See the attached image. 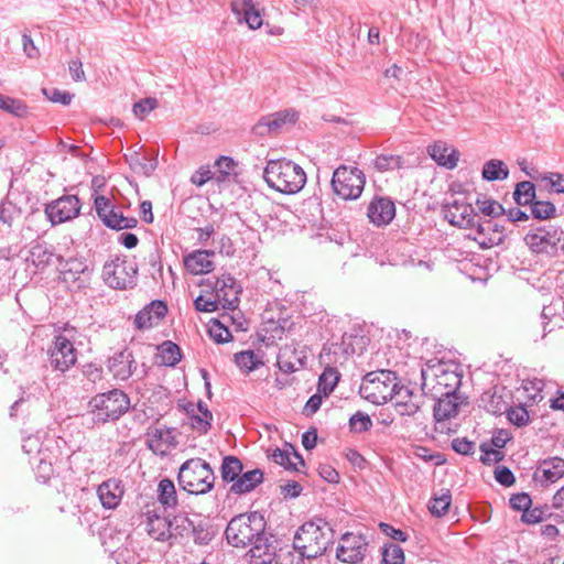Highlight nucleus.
Here are the masks:
<instances>
[{
	"label": "nucleus",
	"instance_id": "obj_1",
	"mask_svg": "<svg viewBox=\"0 0 564 564\" xmlns=\"http://www.w3.org/2000/svg\"><path fill=\"white\" fill-rule=\"evenodd\" d=\"M267 522L264 517L254 511L234 517L225 531L228 543L235 547L251 545L250 554L253 558L256 547L269 546L274 535H265Z\"/></svg>",
	"mask_w": 564,
	"mask_h": 564
},
{
	"label": "nucleus",
	"instance_id": "obj_2",
	"mask_svg": "<svg viewBox=\"0 0 564 564\" xmlns=\"http://www.w3.org/2000/svg\"><path fill=\"white\" fill-rule=\"evenodd\" d=\"M422 391L431 397H444L456 393L462 384V373L454 364L429 362L421 370Z\"/></svg>",
	"mask_w": 564,
	"mask_h": 564
},
{
	"label": "nucleus",
	"instance_id": "obj_3",
	"mask_svg": "<svg viewBox=\"0 0 564 564\" xmlns=\"http://www.w3.org/2000/svg\"><path fill=\"white\" fill-rule=\"evenodd\" d=\"M263 177L271 188L288 195L299 193L306 183L303 167L285 159L268 161Z\"/></svg>",
	"mask_w": 564,
	"mask_h": 564
},
{
	"label": "nucleus",
	"instance_id": "obj_4",
	"mask_svg": "<svg viewBox=\"0 0 564 564\" xmlns=\"http://www.w3.org/2000/svg\"><path fill=\"white\" fill-rule=\"evenodd\" d=\"M334 531L328 522L322 518L302 524L294 535V547L303 551L306 558H316L323 555L333 543Z\"/></svg>",
	"mask_w": 564,
	"mask_h": 564
},
{
	"label": "nucleus",
	"instance_id": "obj_5",
	"mask_svg": "<svg viewBox=\"0 0 564 564\" xmlns=\"http://www.w3.org/2000/svg\"><path fill=\"white\" fill-rule=\"evenodd\" d=\"M91 420L105 424L119 420L130 408L129 397L119 389L94 395L88 402Z\"/></svg>",
	"mask_w": 564,
	"mask_h": 564
},
{
	"label": "nucleus",
	"instance_id": "obj_6",
	"mask_svg": "<svg viewBox=\"0 0 564 564\" xmlns=\"http://www.w3.org/2000/svg\"><path fill=\"white\" fill-rule=\"evenodd\" d=\"M215 474L210 465L202 458L184 462L177 475L180 487L192 495H204L214 488Z\"/></svg>",
	"mask_w": 564,
	"mask_h": 564
},
{
	"label": "nucleus",
	"instance_id": "obj_7",
	"mask_svg": "<svg viewBox=\"0 0 564 564\" xmlns=\"http://www.w3.org/2000/svg\"><path fill=\"white\" fill-rule=\"evenodd\" d=\"M397 380L395 372L390 370L369 372L364 377L359 393L373 404H384L393 399L399 387Z\"/></svg>",
	"mask_w": 564,
	"mask_h": 564
},
{
	"label": "nucleus",
	"instance_id": "obj_8",
	"mask_svg": "<svg viewBox=\"0 0 564 564\" xmlns=\"http://www.w3.org/2000/svg\"><path fill=\"white\" fill-rule=\"evenodd\" d=\"M524 242L536 254L556 256L564 249V230L554 225L542 226L529 231Z\"/></svg>",
	"mask_w": 564,
	"mask_h": 564
},
{
	"label": "nucleus",
	"instance_id": "obj_9",
	"mask_svg": "<svg viewBox=\"0 0 564 564\" xmlns=\"http://www.w3.org/2000/svg\"><path fill=\"white\" fill-rule=\"evenodd\" d=\"M253 558L257 564H310L311 558H306L303 551L293 545L279 546V541L274 536L269 546L256 547Z\"/></svg>",
	"mask_w": 564,
	"mask_h": 564
},
{
	"label": "nucleus",
	"instance_id": "obj_10",
	"mask_svg": "<svg viewBox=\"0 0 564 564\" xmlns=\"http://www.w3.org/2000/svg\"><path fill=\"white\" fill-rule=\"evenodd\" d=\"M138 264L133 259L116 258L106 262L102 268V278L112 289L127 290L137 283Z\"/></svg>",
	"mask_w": 564,
	"mask_h": 564
},
{
	"label": "nucleus",
	"instance_id": "obj_11",
	"mask_svg": "<svg viewBox=\"0 0 564 564\" xmlns=\"http://www.w3.org/2000/svg\"><path fill=\"white\" fill-rule=\"evenodd\" d=\"M366 177L361 170L341 165L332 177L334 192L344 199H357L365 187Z\"/></svg>",
	"mask_w": 564,
	"mask_h": 564
},
{
	"label": "nucleus",
	"instance_id": "obj_12",
	"mask_svg": "<svg viewBox=\"0 0 564 564\" xmlns=\"http://www.w3.org/2000/svg\"><path fill=\"white\" fill-rule=\"evenodd\" d=\"M369 541L361 533L346 532L341 535L336 549V557L344 563L358 564L368 552Z\"/></svg>",
	"mask_w": 564,
	"mask_h": 564
},
{
	"label": "nucleus",
	"instance_id": "obj_13",
	"mask_svg": "<svg viewBox=\"0 0 564 564\" xmlns=\"http://www.w3.org/2000/svg\"><path fill=\"white\" fill-rule=\"evenodd\" d=\"M95 209L105 226L115 230L132 229L137 227L138 220L134 217H126L118 212L111 200L99 195L95 197Z\"/></svg>",
	"mask_w": 564,
	"mask_h": 564
},
{
	"label": "nucleus",
	"instance_id": "obj_14",
	"mask_svg": "<svg viewBox=\"0 0 564 564\" xmlns=\"http://www.w3.org/2000/svg\"><path fill=\"white\" fill-rule=\"evenodd\" d=\"M48 354L51 367L62 372L68 370L77 360V351L73 343L63 335L55 336Z\"/></svg>",
	"mask_w": 564,
	"mask_h": 564
},
{
	"label": "nucleus",
	"instance_id": "obj_15",
	"mask_svg": "<svg viewBox=\"0 0 564 564\" xmlns=\"http://www.w3.org/2000/svg\"><path fill=\"white\" fill-rule=\"evenodd\" d=\"M444 218L453 226L464 229H474L478 217L471 204L453 200L442 205Z\"/></svg>",
	"mask_w": 564,
	"mask_h": 564
},
{
	"label": "nucleus",
	"instance_id": "obj_16",
	"mask_svg": "<svg viewBox=\"0 0 564 564\" xmlns=\"http://www.w3.org/2000/svg\"><path fill=\"white\" fill-rule=\"evenodd\" d=\"M80 210V203L75 195H65L46 206L45 213L52 224H62L75 218Z\"/></svg>",
	"mask_w": 564,
	"mask_h": 564
},
{
	"label": "nucleus",
	"instance_id": "obj_17",
	"mask_svg": "<svg viewBox=\"0 0 564 564\" xmlns=\"http://www.w3.org/2000/svg\"><path fill=\"white\" fill-rule=\"evenodd\" d=\"M214 290L218 300L224 302L225 310L234 311L239 305V295L242 292L240 283L230 274H223L214 283Z\"/></svg>",
	"mask_w": 564,
	"mask_h": 564
},
{
	"label": "nucleus",
	"instance_id": "obj_18",
	"mask_svg": "<svg viewBox=\"0 0 564 564\" xmlns=\"http://www.w3.org/2000/svg\"><path fill=\"white\" fill-rule=\"evenodd\" d=\"M474 229L476 230L474 239L482 248L498 246L505 240V226L498 224V221L494 219L482 220L481 218H478L475 223Z\"/></svg>",
	"mask_w": 564,
	"mask_h": 564
},
{
	"label": "nucleus",
	"instance_id": "obj_19",
	"mask_svg": "<svg viewBox=\"0 0 564 564\" xmlns=\"http://www.w3.org/2000/svg\"><path fill=\"white\" fill-rule=\"evenodd\" d=\"M367 217L377 227L389 225L395 217L394 202L390 197L373 196L367 207Z\"/></svg>",
	"mask_w": 564,
	"mask_h": 564
},
{
	"label": "nucleus",
	"instance_id": "obj_20",
	"mask_svg": "<svg viewBox=\"0 0 564 564\" xmlns=\"http://www.w3.org/2000/svg\"><path fill=\"white\" fill-rule=\"evenodd\" d=\"M297 118V112L293 109L279 111L260 119L253 127V132L260 137L278 133L285 124H293Z\"/></svg>",
	"mask_w": 564,
	"mask_h": 564
},
{
	"label": "nucleus",
	"instance_id": "obj_21",
	"mask_svg": "<svg viewBox=\"0 0 564 564\" xmlns=\"http://www.w3.org/2000/svg\"><path fill=\"white\" fill-rule=\"evenodd\" d=\"M175 432L173 427H151L147 432L145 443L154 454L164 455L166 449L177 445Z\"/></svg>",
	"mask_w": 564,
	"mask_h": 564
},
{
	"label": "nucleus",
	"instance_id": "obj_22",
	"mask_svg": "<svg viewBox=\"0 0 564 564\" xmlns=\"http://www.w3.org/2000/svg\"><path fill=\"white\" fill-rule=\"evenodd\" d=\"M564 476V459L561 457H550L540 462L533 478L542 487H547L556 482Z\"/></svg>",
	"mask_w": 564,
	"mask_h": 564
},
{
	"label": "nucleus",
	"instance_id": "obj_23",
	"mask_svg": "<svg viewBox=\"0 0 564 564\" xmlns=\"http://www.w3.org/2000/svg\"><path fill=\"white\" fill-rule=\"evenodd\" d=\"M166 313L167 305L163 301H152L135 315L134 325L138 329L152 328L159 325Z\"/></svg>",
	"mask_w": 564,
	"mask_h": 564
},
{
	"label": "nucleus",
	"instance_id": "obj_24",
	"mask_svg": "<svg viewBox=\"0 0 564 564\" xmlns=\"http://www.w3.org/2000/svg\"><path fill=\"white\" fill-rule=\"evenodd\" d=\"M108 368L116 379H129L137 368L132 351L126 348L115 354L108 361Z\"/></svg>",
	"mask_w": 564,
	"mask_h": 564
},
{
	"label": "nucleus",
	"instance_id": "obj_25",
	"mask_svg": "<svg viewBox=\"0 0 564 564\" xmlns=\"http://www.w3.org/2000/svg\"><path fill=\"white\" fill-rule=\"evenodd\" d=\"M395 410L400 415H414L422 406L423 397L414 394L409 388L399 386L394 394Z\"/></svg>",
	"mask_w": 564,
	"mask_h": 564
},
{
	"label": "nucleus",
	"instance_id": "obj_26",
	"mask_svg": "<svg viewBox=\"0 0 564 564\" xmlns=\"http://www.w3.org/2000/svg\"><path fill=\"white\" fill-rule=\"evenodd\" d=\"M147 531L156 541L165 542L173 538L170 520L155 510L147 511Z\"/></svg>",
	"mask_w": 564,
	"mask_h": 564
},
{
	"label": "nucleus",
	"instance_id": "obj_27",
	"mask_svg": "<svg viewBox=\"0 0 564 564\" xmlns=\"http://www.w3.org/2000/svg\"><path fill=\"white\" fill-rule=\"evenodd\" d=\"M215 254L212 250H195L184 258L185 268L195 275L209 273L214 270L210 258Z\"/></svg>",
	"mask_w": 564,
	"mask_h": 564
},
{
	"label": "nucleus",
	"instance_id": "obj_28",
	"mask_svg": "<svg viewBox=\"0 0 564 564\" xmlns=\"http://www.w3.org/2000/svg\"><path fill=\"white\" fill-rule=\"evenodd\" d=\"M97 494L105 508L113 509L120 503L123 489L118 480L108 479L98 486Z\"/></svg>",
	"mask_w": 564,
	"mask_h": 564
},
{
	"label": "nucleus",
	"instance_id": "obj_29",
	"mask_svg": "<svg viewBox=\"0 0 564 564\" xmlns=\"http://www.w3.org/2000/svg\"><path fill=\"white\" fill-rule=\"evenodd\" d=\"M263 481V471L259 468L242 471L230 487V492L235 495H246L251 492Z\"/></svg>",
	"mask_w": 564,
	"mask_h": 564
},
{
	"label": "nucleus",
	"instance_id": "obj_30",
	"mask_svg": "<svg viewBox=\"0 0 564 564\" xmlns=\"http://www.w3.org/2000/svg\"><path fill=\"white\" fill-rule=\"evenodd\" d=\"M431 158L438 164L446 169H454L458 162V151L446 143L436 142L429 148Z\"/></svg>",
	"mask_w": 564,
	"mask_h": 564
},
{
	"label": "nucleus",
	"instance_id": "obj_31",
	"mask_svg": "<svg viewBox=\"0 0 564 564\" xmlns=\"http://www.w3.org/2000/svg\"><path fill=\"white\" fill-rule=\"evenodd\" d=\"M436 400L434 405V417L437 422L444 421L457 415L458 412V397L456 393L444 394V397H432Z\"/></svg>",
	"mask_w": 564,
	"mask_h": 564
},
{
	"label": "nucleus",
	"instance_id": "obj_32",
	"mask_svg": "<svg viewBox=\"0 0 564 564\" xmlns=\"http://www.w3.org/2000/svg\"><path fill=\"white\" fill-rule=\"evenodd\" d=\"M57 260L61 267V274L65 282L76 281L80 274H84L88 270L86 260L83 258H69L64 260L61 256H57Z\"/></svg>",
	"mask_w": 564,
	"mask_h": 564
},
{
	"label": "nucleus",
	"instance_id": "obj_33",
	"mask_svg": "<svg viewBox=\"0 0 564 564\" xmlns=\"http://www.w3.org/2000/svg\"><path fill=\"white\" fill-rule=\"evenodd\" d=\"M126 161L133 170V172L143 174L145 176H150L155 171L158 165L155 159H148L145 155L139 152L126 154Z\"/></svg>",
	"mask_w": 564,
	"mask_h": 564
},
{
	"label": "nucleus",
	"instance_id": "obj_34",
	"mask_svg": "<svg viewBox=\"0 0 564 564\" xmlns=\"http://www.w3.org/2000/svg\"><path fill=\"white\" fill-rule=\"evenodd\" d=\"M481 175L489 182L503 181L509 176V169L503 161L491 159L484 164Z\"/></svg>",
	"mask_w": 564,
	"mask_h": 564
},
{
	"label": "nucleus",
	"instance_id": "obj_35",
	"mask_svg": "<svg viewBox=\"0 0 564 564\" xmlns=\"http://www.w3.org/2000/svg\"><path fill=\"white\" fill-rule=\"evenodd\" d=\"M292 453L288 449L275 448L271 454V459L283 466L285 469L300 471L297 464L291 459V455L297 460L301 466H305L303 457L291 446Z\"/></svg>",
	"mask_w": 564,
	"mask_h": 564
},
{
	"label": "nucleus",
	"instance_id": "obj_36",
	"mask_svg": "<svg viewBox=\"0 0 564 564\" xmlns=\"http://www.w3.org/2000/svg\"><path fill=\"white\" fill-rule=\"evenodd\" d=\"M53 257L54 253L46 243L35 241L30 249L28 261H31L36 268H45Z\"/></svg>",
	"mask_w": 564,
	"mask_h": 564
},
{
	"label": "nucleus",
	"instance_id": "obj_37",
	"mask_svg": "<svg viewBox=\"0 0 564 564\" xmlns=\"http://www.w3.org/2000/svg\"><path fill=\"white\" fill-rule=\"evenodd\" d=\"M242 463L236 456H226L220 466L221 479L225 482H235L242 473Z\"/></svg>",
	"mask_w": 564,
	"mask_h": 564
},
{
	"label": "nucleus",
	"instance_id": "obj_38",
	"mask_svg": "<svg viewBox=\"0 0 564 564\" xmlns=\"http://www.w3.org/2000/svg\"><path fill=\"white\" fill-rule=\"evenodd\" d=\"M480 402L489 413L495 415L502 414L508 409V403L496 390L484 392L480 397Z\"/></svg>",
	"mask_w": 564,
	"mask_h": 564
},
{
	"label": "nucleus",
	"instance_id": "obj_39",
	"mask_svg": "<svg viewBox=\"0 0 564 564\" xmlns=\"http://www.w3.org/2000/svg\"><path fill=\"white\" fill-rule=\"evenodd\" d=\"M159 501L164 508H174L177 505V496L174 482L164 478L158 486Z\"/></svg>",
	"mask_w": 564,
	"mask_h": 564
},
{
	"label": "nucleus",
	"instance_id": "obj_40",
	"mask_svg": "<svg viewBox=\"0 0 564 564\" xmlns=\"http://www.w3.org/2000/svg\"><path fill=\"white\" fill-rule=\"evenodd\" d=\"M339 380V373L335 368L327 367L319 376L317 392L324 397L329 395Z\"/></svg>",
	"mask_w": 564,
	"mask_h": 564
},
{
	"label": "nucleus",
	"instance_id": "obj_41",
	"mask_svg": "<svg viewBox=\"0 0 564 564\" xmlns=\"http://www.w3.org/2000/svg\"><path fill=\"white\" fill-rule=\"evenodd\" d=\"M513 199L520 206H527L535 199V186L532 182L522 181L516 185Z\"/></svg>",
	"mask_w": 564,
	"mask_h": 564
},
{
	"label": "nucleus",
	"instance_id": "obj_42",
	"mask_svg": "<svg viewBox=\"0 0 564 564\" xmlns=\"http://www.w3.org/2000/svg\"><path fill=\"white\" fill-rule=\"evenodd\" d=\"M162 364L174 367L182 358L181 348L173 341L166 340L159 347Z\"/></svg>",
	"mask_w": 564,
	"mask_h": 564
},
{
	"label": "nucleus",
	"instance_id": "obj_43",
	"mask_svg": "<svg viewBox=\"0 0 564 564\" xmlns=\"http://www.w3.org/2000/svg\"><path fill=\"white\" fill-rule=\"evenodd\" d=\"M235 364L242 371L250 372L262 365L261 358L253 350H243L235 354Z\"/></svg>",
	"mask_w": 564,
	"mask_h": 564
},
{
	"label": "nucleus",
	"instance_id": "obj_44",
	"mask_svg": "<svg viewBox=\"0 0 564 564\" xmlns=\"http://www.w3.org/2000/svg\"><path fill=\"white\" fill-rule=\"evenodd\" d=\"M0 109L18 118H24L29 113L28 106L22 100L2 94H0Z\"/></svg>",
	"mask_w": 564,
	"mask_h": 564
},
{
	"label": "nucleus",
	"instance_id": "obj_45",
	"mask_svg": "<svg viewBox=\"0 0 564 564\" xmlns=\"http://www.w3.org/2000/svg\"><path fill=\"white\" fill-rule=\"evenodd\" d=\"M403 166L400 155L380 154L373 160V167L379 172L393 171Z\"/></svg>",
	"mask_w": 564,
	"mask_h": 564
},
{
	"label": "nucleus",
	"instance_id": "obj_46",
	"mask_svg": "<svg viewBox=\"0 0 564 564\" xmlns=\"http://www.w3.org/2000/svg\"><path fill=\"white\" fill-rule=\"evenodd\" d=\"M531 215L533 218L539 220L550 219L555 216L556 208L553 203L549 200H536L534 199L530 204Z\"/></svg>",
	"mask_w": 564,
	"mask_h": 564
},
{
	"label": "nucleus",
	"instance_id": "obj_47",
	"mask_svg": "<svg viewBox=\"0 0 564 564\" xmlns=\"http://www.w3.org/2000/svg\"><path fill=\"white\" fill-rule=\"evenodd\" d=\"M452 496L448 490L443 491L440 496H434L430 503L429 510L435 517L444 516L451 506Z\"/></svg>",
	"mask_w": 564,
	"mask_h": 564
},
{
	"label": "nucleus",
	"instance_id": "obj_48",
	"mask_svg": "<svg viewBox=\"0 0 564 564\" xmlns=\"http://www.w3.org/2000/svg\"><path fill=\"white\" fill-rule=\"evenodd\" d=\"M476 206L485 216L491 218L502 216L506 213V209L500 203L487 197L477 198Z\"/></svg>",
	"mask_w": 564,
	"mask_h": 564
},
{
	"label": "nucleus",
	"instance_id": "obj_49",
	"mask_svg": "<svg viewBox=\"0 0 564 564\" xmlns=\"http://www.w3.org/2000/svg\"><path fill=\"white\" fill-rule=\"evenodd\" d=\"M189 414L192 427L199 434H206L212 427L213 417H205L202 413H196L194 404H189L186 409Z\"/></svg>",
	"mask_w": 564,
	"mask_h": 564
},
{
	"label": "nucleus",
	"instance_id": "obj_50",
	"mask_svg": "<svg viewBox=\"0 0 564 564\" xmlns=\"http://www.w3.org/2000/svg\"><path fill=\"white\" fill-rule=\"evenodd\" d=\"M383 564H404V552L401 546L388 543L382 551Z\"/></svg>",
	"mask_w": 564,
	"mask_h": 564
},
{
	"label": "nucleus",
	"instance_id": "obj_51",
	"mask_svg": "<svg viewBox=\"0 0 564 564\" xmlns=\"http://www.w3.org/2000/svg\"><path fill=\"white\" fill-rule=\"evenodd\" d=\"M349 427L354 433H364L372 427V420L367 413L358 411L350 416Z\"/></svg>",
	"mask_w": 564,
	"mask_h": 564
},
{
	"label": "nucleus",
	"instance_id": "obj_52",
	"mask_svg": "<svg viewBox=\"0 0 564 564\" xmlns=\"http://www.w3.org/2000/svg\"><path fill=\"white\" fill-rule=\"evenodd\" d=\"M170 523L172 524L173 536L188 535L195 524L188 517L184 514L175 516L173 520H170Z\"/></svg>",
	"mask_w": 564,
	"mask_h": 564
},
{
	"label": "nucleus",
	"instance_id": "obj_53",
	"mask_svg": "<svg viewBox=\"0 0 564 564\" xmlns=\"http://www.w3.org/2000/svg\"><path fill=\"white\" fill-rule=\"evenodd\" d=\"M341 345L346 354L360 355L365 345V337L345 333L341 337Z\"/></svg>",
	"mask_w": 564,
	"mask_h": 564
},
{
	"label": "nucleus",
	"instance_id": "obj_54",
	"mask_svg": "<svg viewBox=\"0 0 564 564\" xmlns=\"http://www.w3.org/2000/svg\"><path fill=\"white\" fill-rule=\"evenodd\" d=\"M551 516L549 512V508L545 507H534L528 508L524 513L521 516V520L528 524H535L542 522Z\"/></svg>",
	"mask_w": 564,
	"mask_h": 564
},
{
	"label": "nucleus",
	"instance_id": "obj_55",
	"mask_svg": "<svg viewBox=\"0 0 564 564\" xmlns=\"http://www.w3.org/2000/svg\"><path fill=\"white\" fill-rule=\"evenodd\" d=\"M191 534L194 542L199 545H207L214 538L212 528L205 523L194 524Z\"/></svg>",
	"mask_w": 564,
	"mask_h": 564
},
{
	"label": "nucleus",
	"instance_id": "obj_56",
	"mask_svg": "<svg viewBox=\"0 0 564 564\" xmlns=\"http://www.w3.org/2000/svg\"><path fill=\"white\" fill-rule=\"evenodd\" d=\"M21 216V210L12 203H2L0 205V221L9 228L13 221Z\"/></svg>",
	"mask_w": 564,
	"mask_h": 564
},
{
	"label": "nucleus",
	"instance_id": "obj_57",
	"mask_svg": "<svg viewBox=\"0 0 564 564\" xmlns=\"http://www.w3.org/2000/svg\"><path fill=\"white\" fill-rule=\"evenodd\" d=\"M209 336L217 343V344H225L232 339V335L230 330L225 327L220 322L215 321L212 326L209 327Z\"/></svg>",
	"mask_w": 564,
	"mask_h": 564
},
{
	"label": "nucleus",
	"instance_id": "obj_58",
	"mask_svg": "<svg viewBox=\"0 0 564 564\" xmlns=\"http://www.w3.org/2000/svg\"><path fill=\"white\" fill-rule=\"evenodd\" d=\"M508 420L516 426H525L529 423V413L522 405L507 409Z\"/></svg>",
	"mask_w": 564,
	"mask_h": 564
},
{
	"label": "nucleus",
	"instance_id": "obj_59",
	"mask_svg": "<svg viewBox=\"0 0 564 564\" xmlns=\"http://www.w3.org/2000/svg\"><path fill=\"white\" fill-rule=\"evenodd\" d=\"M215 165L220 174L218 181H225L228 176L236 174L237 163L229 156H220Z\"/></svg>",
	"mask_w": 564,
	"mask_h": 564
},
{
	"label": "nucleus",
	"instance_id": "obj_60",
	"mask_svg": "<svg viewBox=\"0 0 564 564\" xmlns=\"http://www.w3.org/2000/svg\"><path fill=\"white\" fill-rule=\"evenodd\" d=\"M546 311H547V307H544L542 310V313H541V316H540V318H541L540 324L532 326L531 329H530V336H531V338L534 341H538L539 338L543 339L546 336L547 333L552 332V328L547 329L549 314H547Z\"/></svg>",
	"mask_w": 564,
	"mask_h": 564
},
{
	"label": "nucleus",
	"instance_id": "obj_61",
	"mask_svg": "<svg viewBox=\"0 0 564 564\" xmlns=\"http://www.w3.org/2000/svg\"><path fill=\"white\" fill-rule=\"evenodd\" d=\"M541 181L550 185V192L564 194V174L553 172L544 173L541 176Z\"/></svg>",
	"mask_w": 564,
	"mask_h": 564
},
{
	"label": "nucleus",
	"instance_id": "obj_62",
	"mask_svg": "<svg viewBox=\"0 0 564 564\" xmlns=\"http://www.w3.org/2000/svg\"><path fill=\"white\" fill-rule=\"evenodd\" d=\"M43 94L53 102H58L64 106L70 104L73 99V95L65 90H59L57 88H44Z\"/></svg>",
	"mask_w": 564,
	"mask_h": 564
},
{
	"label": "nucleus",
	"instance_id": "obj_63",
	"mask_svg": "<svg viewBox=\"0 0 564 564\" xmlns=\"http://www.w3.org/2000/svg\"><path fill=\"white\" fill-rule=\"evenodd\" d=\"M499 448H496L492 446V444L482 443L480 445V451L482 453L480 460L481 463L486 465H490L492 463H497L502 458L501 453L498 451Z\"/></svg>",
	"mask_w": 564,
	"mask_h": 564
},
{
	"label": "nucleus",
	"instance_id": "obj_64",
	"mask_svg": "<svg viewBox=\"0 0 564 564\" xmlns=\"http://www.w3.org/2000/svg\"><path fill=\"white\" fill-rule=\"evenodd\" d=\"M509 505L513 510L524 513L531 507L532 499L527 492H520L510 497Z\"/></svg>",
	"mask_w": 564,
	"mask_h": 564
}]
</instances>
